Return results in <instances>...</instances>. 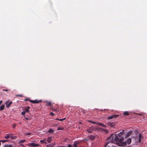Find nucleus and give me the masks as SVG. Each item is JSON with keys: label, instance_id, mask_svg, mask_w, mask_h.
<instances>
[{"label": "nucleus", "instance_id": "bb28decb", "mask_svg": "<svg viewBox=\"0 0 147 147\" xmlns=\"http://www.w3.org/2000/svg\"><path fill=\"white\" fill-rule=\"evenodd\" d=\"M53 130L52 129H49L48 131V132L49 133H52L53 132Z\"/></svg>", "mask_w": 147, "mask_h": 147}, {"label": "nucleus", "instance_id": "79ce46f5", "mask_svg": "<svg viewBox=\"0 0 147 147\" xmlns=\"http://www.w3.org/2000/svg\"><path fill=\"white\" fill-rule=\"evenodd\" d=\"M63 119H61L60 120H60V121H62L63 120Z\"/></svg>", "mask_w": 147, "mask_h": 147}, {"label": "nucleus", "instance_id": "9b49d317", "mask_svg": "<svg viewBox=\"0 0 147 147\" xmlns=\"http://www.w3.org/2000/svg\"><path fill=\"white\" fill-rule=\"evenodd\" d=\"M96 125H98L102 126L104 127H105L106 126L105 125L101 123H97Z\"/></svg>", "mask_w": 147, "mask_h": 147}, {"label": "nucleus", "instance_id": "aec40b11", "mask_svg": "<svg viewBox=\"0 0 147 147\" xmlns=\"http://www.w3.org/2000/svg\"><path fill=\"white\" fill-rule=\"evenodd\" d=\"M123 146H125L127 145V142H126L125 141V142H121V143H120Z\"/></svg>", "mask_w": 147, "mask_h": 147}, {"label": "nucleus", "instance_id": "a878e982", "mask_svg": "<svg viewBox=\"0 0 147 147\" xmlns=\"http://www.w3.org/2000/svg\"><path fill=\"white\" fill-rule=\"evenodd\" d=\"M8 141V140H0V142H2L3 143H4L5 142H7Z\"/></svg>", "mask_w": 147, "mask_h": 147}, {"label": "nucleus", "instance_id": "7ed1b4c3", "mask_svg": "<svg viewBox=\"0 0 147 147\" xmlns=\"http://www.w3.org/2000/svg\"><path fill=\"white\" fill-rule=\"evenodd\" d=\"M39 144H35L34 143H29L28 144V146H30L35 147L39 146Z\"/></svg>", "mask_w": 147, "mask_h": 147}, {"label": "nucleus", "instance_id": "7c9ffc66", "mask_svg": "<svg viewBox=\"0 0 147 147\" xmlns=\"http://www.w3.org/2000/svg\"><path fill=\"white\" fill-rule=\"evenodd\" d=\"M25 111H23L21 112V114L23 115H24L25 114Z\"/></svg>", "mask_w": 147, "mask_h": 147}, {"label": "nucleus", "instance_id": "39448f33", "mask_svg": "<svg viewBox=\"0 0 147 147\" xmlns=\"http://www.w3.org/2000/svg\"><path fill=\"white\" fill-rule=\"evenodd\" d=\"M118 116V115H113L111 116L108 117L107 118V119L109 120L111 119H112L113 118H115L117 117Z\"/></svg>", "mask_w": 147, "mask_h": 147}, {"label": "nucleus", "instance_id": "2eb2a0df", "mask_svg": "<svg viewBox=\"0 0 147 147\" xmlns=\"http://www.w3.org/2000/svg\"><path fill=\"white\" fill-rule=\"evenodd\" d=\"M131 140L130 138H128L127 139V141L126 142L128 144H130L131 143Z\"/></svg>", "mask_w": 147, "mask_h": 147}, {"label": "nucleus", "instance_id": "ea45409f", "mask_svg": "<svg viewBox=\"0 0 147 147\" xmlns=\"http://www.w3.org/2000/svg\"><path fill=\"white\" fill-rule=\"evenodd\" d=\"M2 102V100H1L0 101V104H1Z\"/></svg>", "mask_w": 147, "mask_h": 147}, {"label": "nucleus", "instance_id": "4c0bfd02", "mask_svg": "<svg viewBox=\"0 0 147 147\" xmlns=\"http://www.w3.org/2000/svg\"><path fill=\"white\" fill-rule=\"evenodd\" d=\"M109 143L108 142H107L105 144V146H104V147H106L108 145V144H109Z\"/></svg>", "mask_w": 147, "mask_h": 147}, {"label": "nucleus", "instance_id": "4468645a", "mask_svg": "<svg viewBox=\"0 0 147 147\" xmlns=\"http://www.w3.org/2000/svg\"><path fill=\"white\" fill-rule=\"evenodd\" d=\"M52 140V137H48L47 139V141L49 143Z\"/></svg>", "mask_w": 147, "mask_h": 147}, {"label": "nucleus", "instance_id": "6e6552de", "mask_svg": "<svg viewBox=\"0 0 147 147\" xmlns=\"http://www.w3.org/2000/svg\"><path fill=\"white\" fill-rule=\"evenodd\" d=\"M123 131H122L120 132L119 134H117V135L119 137V138H120L122 137V135L123 134V131Z\"/></svg>", "mask_w": 147, "mask_h": 147}, {"label": "nucleus", "instance_id": "4be33fe9", "mask_svg": "<svg viewBox=\"0 0 147 147\" xmlns=\"http://www.w3.org/2000/svg\"><path fill=\"white\" fill-rule=\"evenodd\" d=\"M40 142L42 143H45V144H47V142H46L45 139L44 140H40Z\"/></svg>", "mask_w": 147, "mask_h": 147}, {"label": "nucleus", "instance_id": "9d476101", "mask_svg": "<svg viewBox=\"0 0 147 147\" xmlns=\"http://www.w3.org/2000/svg\"><path fill=\"white\" fill-rule=\"evenodd\" d=\"M10 134H5L4 136V138L6 139H9L10 137Z\"/></svg>", "mask_w": 147, "mask_h": 147}, {"label": "nucleus", "instance_id": "ddd939ff", "mask_svg": "<svg viewBox=\"0 0 147 147\" xmlns=\"http://www.w3.org/2000/svg\"><path fill=\"white\" fill-rule=\"evenodd\" d=\"M142 137L141 134L140 133L139 134L138 142H140L141 141V138Z\"/></svg>", "mask_w": 147, "mask_h": 147}, {"label": "nucleus", "instance_id": "2f4dec72", "mask_svg": "<svg viewBox=\"0 0 147 147\" xmlns=\"http://www.w3.org/2000/svg\"><path fill=\"white\" fill-rule=\"evenodd\" d=\"M3 91H6V92H7L9 90V89H3Z\"/></svg>", "mask_w": 147, "mask_h": 147}, {"label": "nucleus", "instance_id": "b1692460", "mask_svg": "<svg viewBox=\"0 0 147 147\" xmlns=\"http://www.w3.org/2000/svg\"><path fill=\"white\" fill-rule=\"evenodd\" d=\"M3 147H12V146L11 145L7 144L4 146Z\"/></svg>", "mask_w": 147, "mask_h": 147}, {"label": "nucleus", "instance_id": "0eeeda50", "mask_svg": "<svg viewBox=\"0 0 147 147\" xmlns=\"http://www.w3.org/2000/svg\"><path fill=\"white\" fill-rule=\"evenodd\" d=\"M119 137L117 135V134L115 135V138H114L116 142H119Z\"/></svg>", "mask_w": 147, "mask_h": 147}, {"label": "nucleus", "instance_id": "72a5a7b5", "mask_svg": "<svg viewBox=\"0 0 147 147\" xmlns=\"http://www.w3.org/2000/svg\"><path fill=\"white\" fill-rule=\"evenodd\" d=\"M29 100H30L29 99V98L25 99L24 100V101H29Z\"/></svg>", "mask_w": 147, "mask_h": 147}, {"label": "nucleus", "instance_id": "1a4fd4ad", "mask_svg": "<svg viewBox=\"0 0 147 147\" xmlns=\"http://www.w3.org/2000/svg\"><path fill=\"white\" fill-rule=\"evenodd\" d=\"M7 102H8V101L6 102L5 104H6V107L8 108L12 104V102L11 101V102H9L8 104H7Z\"/></svg>", "mask_w": 147, "mask_h": 147}, {"label": "nucleus", "instance_id": "f03ea898", "mask_svg": "<svg viewBox=\"0 0 147 147\" xmlns=\"http://www.w3.org/2000/svg\"><path fill=\"white\" fill-rule=\"evenodd\" d=\"M29 101L32 103H38L41 102H42V100H29Z\"/></svg>", "mask_w": 147, "mask_h": 147}, {"label": "nucleus", "instance_id": "393cba45", "mask_svg": "<svg viewBox=\"0 0 147 147\" xmlns=\"http://www.w3.org/2000/svg\"><path fill=\"white\" fill-rule=\"evenodd\" d=\"M11 134L10 135V138H11V139H13L14 138V136H13L12 134Z\"/></svg>", "mask_w": 147, "mask_h": 147}, {"label": "nucleus", "instance_id": "cd10ccee", "mask_svg": "<svg viewBox=\"0 0 147 147\" xmlns=\"http://www.w3.org/2000/svg\"><path fill=\"white\" fill-rule=\"evenodd\" d=\"M25 141V140H20V143H24Z\"/></svg>", "mask_w": 147, "mask_h": 147}, {"label": "nucleus", "instance_id": "c756f323", "mask_svg": "<svg viewBox=\"0 0 147 147\" xmlns=\"http://www.w3.org/2000/svg\"><path fill=\"white\" fill-rule=\"evenodd\" d=\"M88 121L90 123H93V124H95V123H96V122H93V121H91V120H89Z\"/></svg>", "mask_w": 147, "mask_h": 147}, {"label": "nucleus", "instance_id": "f3484780", "mask_svg": "<svg viewBox=\"0 0 147 147\" xmlns=\"http://www.w3.org/2000/svg\"><path fill=\"white\" fill-rule=\"evenodd\" d=\"M46 103L47 106H51V102L46 101Z\"/></svg>", "mask_w": 147, "mask_h": 147}, {"label": "nucleus", "instance_id": "dca6fc26", "mask_svg": "<svg viewBox=\"0 0 147 147\" xmlns=\"http://www.w3.org/2000/svg\"><path fill=\"white\" fill-rule=\"evenodd\" d=\"M30 107L29 106H28L27 108L25 109V110L26 112L27 113H28L29 111V109H30Z\"/></svg>", "mask_w": 147, "mask_h": 147}, {"label": "nucleus", "instance_id": "f257e3e1", "mask_svg": "<svg viewBox=\"0 0 147 147\" xmlns=\"http://www.w3.org/2000/svg\"><path fill=\"white\" fill-rule=\"evenodd\" d=\"M95 129L94 127H90L88 129L86 130V131L89 133L91 134L93 132V131Z\"/></svg>", "mask_w": 147, "mask_h": 147}, {"label": "nucleus", "instance_id": "5701e85b", "mask_svg": "<svg viewBox=\"0 0 147 147\" xmlns=\"http://www.w3.org/2000/svg\"><path fill=\"white\" fill-rule=\"evenodd\" d=\"M78 144V143H76V142H74L73 144V146L74 147H77V145Z\"/></svg>", "mask_w": 147, "mask_h": 147}, {"label": "nucleus", "instance_id": "58836bf2", "mask_svg": "<svg viewBox=\"0 0 147 147\" xmlns=\"http://www.w3.org/2000/svg\"><path fill=\"white\" fill-rule=\"evenodd\" d=\"M67 147H71V145L69 144L68 145Z\"/></svg>", "mask_w": 147, "mask_h": 147}, {"label": "nucleus", "instance_id": "c85d7f7f", "mask_svg": "<svg viewBox=\"0 0 147 147\" xmlns=\"http://www.w3.org/2000/svg\"><path fill=\"white\" fill-rule=\"evenodd\" d=\"M16 96L17 97H23V95L22 94H17L16 95Z\"/></svg>", "mask_w": 147, "mask_h": 147}, {"label": "nucleus", "instance_id": "423d86ee", "mask_svg": "<svg viewBox=\"0 0 147 147\" xmlns=\"http://www.w3.org/2000/svg\"><path fill=\"white\" fill-rule=\"evenodd\" d=\"M115 123L113 122H110L108 123V125L110 126L111 127H113L115 126Z\"/></svg>", "mask_w": 147, "mask_h": 147}, {"label": "nucleus", "instance_id": "20e7f679", "mask_svg": "<svg viewBox=\"0 0 147 147\" xmlns=\"http://www.w3.org/2000/svg\"><path fill=\"white\" fill-rule=\"evenodd\" d=\"M88 138L90 140H93L95 139L96 136H95L90 135L88 136Z\"/></svg>", "mask_w": 147, "mask_h": 147}, {"label": "nucleus", "instance_id": "c03bdc74", "mask_svg": "<svg viewBox=\"0 0 147 147\" xmlns=\"http://www.w3.org/2000/svg\"><path fill=\"white\" fill-rule=\"evenodd\" d=\"M16 126V125H14V127Z\"/></svg>", "mask_w": 147, "mask_h": 147}, {"label": "nucleus", "instance_id": "f8f14e48", "mask_svg": "<svg viewBox=\"0 0 147 147\" xmlns=\"http://www.w3.org/2000/svg\"><path fill=\"white\" fill-rule=\"evenodd\" d=\"M55 145V143H52L51 144H50L48 145H47L46 147H53Z\"/></svg>", "mask_w": 147, "mask_h": 147}, {"label": "nucleus", "instance_id": "412c9836", "mask_svg": "<svg viewBox=\"0 0 147 147\" xmlns=\"http://www.w3.org/2000/svg\"><path fill=\"white\" fill-rule=\"evenodd\" d=\"M129 114V113L128 111H125L123 113V115H128Z\"/></svg>", "mask_w": 147, "mask_h": 147}, {"label": "nucleus", "instance_id": "e433bc0d", "mask_svg": "<svg viewBox=\"0 0 147 147\" xmlns=\"http://www.w3.org/2000/svg\"><path fill=\"white\" fill-rule=\"evenodd\" d=\"M50 114H51V115H52V116H54V114L53 113V112H51L50 113Z\"/></svg>", "mask_w": 147, "mask_h": 147}, {"label": "nucleus", "instance_id": "473e14b6", "mask_svg": "<svg viewBox=\"0 0 147 147\" xmlns=\"http://www.w3.org/2000/svg\"><path fill=\"white\" fill-rule=\"evenodd\" d=\"M130 134L129 133L128 134H127L126 135V137H125V138H127L128 137H129L130 136Z\"/></svg>", "mask_w": 147, "mask_h": 147}, {"label": "nucleus", "instance_id": "37998d69", "mask_svg": "<svg viewBox=\"0 0 147 147\" xmlns=\"http://www.w3.org/2000/svg\"><path fill=\"white\" fill-rule=\"evenodd\" d=\"M65 147L64 146H61V147Z\"/></svg>", "mask_w": 147, "mask_h": 147}, {"label": "nucleus", "instance_id": "a211bd4d", "mask_svg": "<svg viewBox=\"0 0 147 147\" xmlns=\"http://www.w3.org/2000/svg\"><path fill=\"white\" fill-rule=\"evenodd\" d=\"M124 140V138L123 137H122L120 139H119V142L120 143H121V142H123V141Z\"/></svg>", "mask_w": 147, "mask_h": 147}, {"label": "nucleus", "instance_id": "f704fd0d", "mask_svg": "<svg viewBox=\"0 0 147 147\" xmlns=\"http://www.w3.org/2000/svg\"><path fill=\"white\" fill-rule=\"evenodd\" d=\"M62 130V129L60 127H58L57 128V130Z\"/></svg>", "mask_w": 147, "mask_h": 147}, {"label": "nucleus", "instance_id": "a19ab883", "mask_svg": "<svg viewBox=\"0 0 147 147\" xmlns=\"http://www.w3.org/2000/svg\"><path fill=\"white\" fill-rule=\"evenodd\" d=\"M114 142V141H113V140L112 141H111V143H113V142Z\"/></svg>", "mask_w": 147, "mask_h": 147}, {"label": "nucleus", "instance_id": "6ab92c4d", "mask_svg": "<svg viewBox=\"0 0 147 147\" xmlns=\"http://www.w3.org/2000/svg\"><path fill=\"white\" fill-rule=\"evenodd\" d=\"M4 107L5 105H3L1 106L0 107V111L3 110L4 109Z\"/></svg>", "mask_w": 147, "mask_h": 147}, {"label": "nucleus", "instance_id": "c9c22d12", "mask_svg": "<svg viewBox=\"0 0 147 147\" xmlns=\"http://www.w3.org/2000/svg\"><path fill=\"white\" fill-rule=\"evenodd\" d=\"M24 118H25L26 120H30V118L29 119V118H28L27 117H24Z\"/></svg>", "mask_w": 147, "mask_h": 147}]
</instances>
